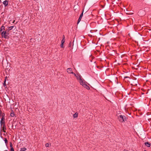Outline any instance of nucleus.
Instances as JSON below:
<instances>
[{
  "label": "nucleus",
  "instance_id": "9b49d317",
  "mask_svg": "<svg viewBox=\"0 0 151 151\" xmlns=\"http://www.w3.org/2000/svg\"><path fill=\"white\" fill-rule=\"evenodd\" d=\"M65 36L63 35V38L61 41V44H64L65 42Z\"/></svg>",
  "mask_w": 151,
  "mask_h": 151
},
{
  "label": "nucleus",
  "instance_id": "b1692460",
  "mask_svg": "<svg viewBox=\"0 0 151 151\" xmlns=\"http://www.w3.org/2000/svg\"><path fill=\"white\" fill-rule=\"evenodd\" d=\"M11 151H14V149L12 147L11 149Z\"/></svg>",
  "mask_w": 151,
  "mask_h": 151
},
{
  "label": "nucleus",
  "instance_id": "0eeeda50",
  "mask_svg": "<svg viewBox=\"0 0 151 151\" xmlns=\"http://www.w3.org/2000/svg\"><path fill=\"white\" fill-rule=\"evenodd\" d=\"M83 12H82V13L81 14L80 16V17L78 19V22H77L78 24L81 21V20L83 16Z\"/></svg>",
  "mask_w": 151,
  "mask_h": 151
},
{
  "label": "nucleus",
  "instance_id": "ddd939ff",
  "mask_svg": "<svg viewBox=\"0 0 151 151\" xmlns=\"http://www.w3.org/2000/svg\"><path fill=\"white\" fill-rule=\"evenodd\" d=\"M5 29V27L4 26H2L1 27V30H0V32L2 31L3 30H4Z\"/></svg>",
  "mask_w": 151,
  "mask_h": 151
},
{
  "label": "nucleus",
  "instance_id": "f8f14e48",
  "mask_svg": "<svg viewBox=\"0 0 151 151\" xmlns=\"http://www.w3.org/2000/svg\"><path fill=\"white\" fill-rule=\"evenodd\" d=\"M27 149L26 148H22L21 149L20 151H25Z\"/></svg>",
  "mask_w": 151,
  "mask_h": 151
},
{
  "label": "nucleus",
  "instance_id": "f03ea898",
  "mask_svg": "<svg viewBox=\"0 0 151 151\" xmlns=\"http://www.w3.org/2000/svg\"><path fill=\"white\" fill-rule=\"evenodd\" d=\"M118 118L120 121L121 122H124L126 120V118L124 116H123L122 115H117Z\"/></svg>",
  "mask_w": 151,
  "mask_h": 151
},
{
  "label": "nucleus",
  "instance_id": "393cba45",
  "mask_svg": "<svg viewBox=\"0 0 151 151\" xmlns=\"http://www.w3.org/2000/svg\"><path fill=\"white\" fill-rule=\"evenodd\" d=\"M14 22H15V20H14V21L13 22V23Z\"/></svg>",
  "mask_w": 151,
  "mask_h": 151
},
{
  "label": "nucleus",
  "instance_id": "6ab92c4d",
  "mask_svg": "<svg viewBox=\"0 0 151 151\" xmlns=\"http://www.w3.org/2000/svg\"><path fill=\"white\" fill-rule=\"evenodd\" d=\"M4 141L6 144L7 143L8 141L6 139H5L4 140Z\"/></svg>",
  "mask_w": 151,
  "mask_h": 151
},
{
  "label": "nucleus",
  "instance_id": "7ed1b4c3",
  "mask_svg": "<svg viewBox=\"0 0 151 151\" xmlns=\"http://www.w3.org/2000/svg\"><path fill=\"white\" fill-rule=\"evenodd\" d=\"M1 35L2 37L5 38H8L9 37V33L7 32L6 31H4L2 32Z\"/></svg>",
  "mask_w": 151,
  "mask_h": 151
},
{
  "label": "nucleus",
  "instance_id": "a211bd4d",
  "mask_svg": "<svg viewBox=\"0 0 151 151\" xmlns=\"http://www.w3.org/2000/svg\"><path fill=\"white\" fill-rule=\"evenodd\" d=\"M2 129L4 132H5L4 131V130L6 129V128L4 126L3 127Z\"/></svg>",
  "mask_w": 151,
  "mask_h": 151
},
{
  "label": "nucleus",
  "instance_id": "dca6fc26",
  "mask_svg": "<svg viewBox=\"0 0 151 151\" xmlns=\"http://www.w3.org/2000/svg\"><path fill=\"white\" fill-rule=\"evenodd\" d=\"M3 119L2 118L1 121V125H2L3 124H4V122H3Z\"/></svg>",
  "mask_w": 151,
  "mask_h": 151
},
{
  "label": "nucleus",
  "instance_id": "bb28decb",
  "mask_svg": "<svg viewBox=\"0 0 151 151\" xmlns=\"http://www.w3.org/2000/svg\"><path fill=\"white\" fill-rule=\"evenodd\" d=\"M124 151H128V150H124Z\"/></svg>",
  "mask_w": 151,
  "mask_h": 151
},
{
  "label": "nucleus",
  "instance_id": "4be33fe9",
  "mask_svg": "<svg viewBox=\"0 0 151 151\" xmlns=\"http://www.w3.org/2000/svg\"><path fill=\"white\" fill-rule=\"evenodd\" d=\"M63 44H61L60 46L61 47H63V48L64 47V46H63Z\"/></svg>",
  "mask_w": 151,
  "mask_h": 151
},
{
  "label": "nucleus",
  "instance_id": "20e7f679",
  "mask_svg": "<svg viewBox=\"0 0 151 151\" xmlns=\"http://www.w3.org/2000/svg\"><path fill=\"white\" fill-rule=\"evenodd\" d=\"M76 77L77 78V79L78 81L79 82L83 79L82 78V76L81 75L79 74H77V75Z\"/></svg>",
  "mask_w": 151,
  "mask_h": 151
},
{
  "label": "nucleus",
  "instance_id": "4468645a",
  "mask_svg": "<svg viewBox=\"0 0 151 151\" xmlns=\"http://www.w3.org/2000/svg\"><path fill=\"white\" fill-rule=\"evenodd\" d=\"M14 114L13 112H12L10 114V116L11 117H14Z\"/></svg>",
  "mask_w": 151,
  "mask_h": 151
},
{
  "label": "nucleus",
  "instance_id": "2eb2a0df",
  "mask_svg": "<svg viewBox=\"0 0 151 151\" xmlns=\"http://www.w3.org/2000/svg\"><path fill=\"white\" fill-rule=\"evenodd\" d=\"M50 146V144H49V143H46L45 144V146L47 147H49Z\"/></svg>",
  "mask_w": 151,
  "mask_h": 151
},
{
  "label": "nucleus",
  "instance_id": "1a4fd4ad",
  "mask_svg": "<svg viewBox=\"0 0 151 151\" xmlns=\"http://www.w3.org/2000/svg\"><path fill=\"white\" fill-rule=\"evenodd\" d=\"M145 144L147 147H150V144L148 142L145 143Z\"/></svg>",
  "mask_w": 151,
  "mask_h": 151
},
{
  "label": "nucleus",
  "instance_id": "f3484780",
  "mask_svg": "<svg viewBox=\"0 0 151 151\" xmlns=\"http://www.w3.org/2000/svg\"><path fill=\"white\" fill-rule=\"evenodd\" d=\"M13 27H14V26H11V27H9V30H11L12 28H13Z\"/></svg>",
  "mask_w": 151,
  "mask_h": 151
},
{
  "label": "nucleus",
  "instance_id": "39448f33",
  "mask_svg": "<svg viewBox=\"0 0 151 151\" xmlns=\"http://www.w3.org/2000/svg\"><path fill=\"white\" fill-rule=\"evenodd\" d=\"M139 14L141 16H143L145 14V11L143 10H140L138 12Z\"/></svg>",
  "mask_w": 151,
  "mask_h": 151
},
{
  "label": "nucleus",
  "instance_id": "423d86ee",
  "mask_svg": "<svg viewBox=\"0 0 151 151\" xmlns=\"http://www.w3.org/2000/svg\"><path fill=\"white\" fill-rule=\"evenodd\" d=\"M67 71L68 73H73L72 70L71 68H69L67 69Z\"/></svg>",
  "mask_w": 151,
  "mask_h": 151
},
{
  "label": "nucleus",
  "instance_id": "f257e3e1",
  "mask_svg": "<svg viewBox=\"0 0 151 151\" xmlns=\"http://www.w3.org/2000/svg\"><path fill=\"white\" fill-rule=\"evenodd\" d=\"M79 83L81 85H82L83 87L86 89L88 90H89L90 89V88L89 86L86 84L87 82L84 79H82V80L80 81Z\"/></svg>",
  "mask_w": 151,
  "mask_h": 151
},
{
  "label": "nucleus",
  "instance_id": "5701e85b",
  "mask_svg": "<svg viewBox=\"0 0 151 151\" xmlns=\"http://www.w3.org/2000/svg\"><path fill=\"white\" fill-rule=\"evenodd\" d=\"M72 74H73L76 77L77 75V74H76L75 73L73 72V73H72Z\"/></svg>",
  "mask_w": 151,
  "mask_h": 151
},
{
  "label": "nucleus",
  "instance_id": "a878e982",
  "mask_svg": "<svg viewBox=\"0 0 151 151\" xmlns=\"http://www.w3.org/2000/svg\"><path fill=\"white\" fill-rule=\"evenodd\" d=\"M1 115V111L0 110V116Z\"/></svg>",
  "mask_w": 151,
  "mask_h": 151
},
{
  "label": "nucleus",
  "instance_id": "6e6552de",
  "mask_svg": "<svg viewBox=\"0 0 151 151\" xmlns=\"http://www.w3.org/2000/svg\"><path fill=\"white\" fill-rule=\"evenodd\" d=\"M8 3V1L7 0L3 2V4L5 6L7 5Z\"/></svg>",
  "mask_w": 151,
  "mask_h": 151
},
{
  "label": "nucleus",
  "instance_id": "412c9836",
  "mask_svg": "<svg viewBox=\"0 0 151 151\" xmlns=\"http://www.w3.org/2000/svg\"><path fill=\"white\" fill-rule=\"evenodd\" d=\"M71 42H70L69 43V44L68 46L70 47H71Z\"/></svg>",
  "mask_w": 151,
  "mask_h": 151
},
{
  "label": "nucleus",
  "instance_id": "9d476101",
  "mask_svg": "<svg viewBox=\"0 0 151 151\" xmlns=\"http://www.w3.org/2000/svg\"><path fill=\"white\" fill-rule=\"evenodd\" d=\"M78 113L77 112L76 113L73 115V117L74 118H77L78 117Z\"/></svg>",
  "mask_w": 151,
  "mask_h": 151
},
{
  "label": "nucleus",
  "instance_id": "aec40b11",
  "mask_svg": "<svg viewBox=\"0 0 151 151\" xmlns=\"http://www.w3.org/2000/svg\"><path fill=\"white\" fill-rule=\"evenodd\" d=\"M7 79V77H5V80L4 81V85H5V82H6V79Z\"/></svg>",
  "mask_w": 151,
  "mask_h": 151
}]
</instances>
